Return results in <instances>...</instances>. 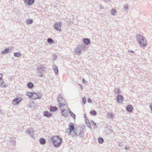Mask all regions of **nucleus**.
Instances as JSON below:
<instances>
[{
  "label": "nucleus",
  "mask_w": 152,
  "mask_h": 152,
  "mask_svg": "<svg viewBox=\"0 0 152 152\" xmlns=\"http://www.w3.org/2000/svg\"><path fill=\"white\" fill-rule=\"evenodd\" d=\"M76 130L75 125L71 123L69 126L68 128L66 130V132L68 135L74 136L76 135Z\"/></svg>",
  "instance_id": "obj_1"
},
{
  "label": "nucleus",
  "mask_w": 152,
  "mask_h": 152,
  "mask_svg": "<svg viewBox=\"0 0 152 152\" xmlns=\"http://www.w3.org/2000/svg\"><path fill=\"white\" fill-rule=\"evenodd\" d=\"M51 140L54 146L56 147H58L62 143V139L59 137L57 136L52 137Z\"/></svg>",
  "instance_id": "obj_2"
},
{
  "label": "nucleus",
  "mask_w": 152,
  "mask_h": 152,
  "mask_svg": "<svg viewBox=\"0 0 152 152\" xmlns=\"http://www.w3.org/2000/svg\"><path fill=\"white\" fill-rule=\"evenodd\" d=\"M27 95L30 98L32 99H40L42 96L38 93H31L28 92Z\"/></svg>",
  "instance_id": "obj_3"
},
{
  "label": "nucleus",
  "mask_w": 152,
  "mask_h": 152,
  "mask_svg": "<svg viewBox=\"0 0 152 152\" xmlns=\"http://www.w3.org/2000/svg\"><path fill=\"white\" fill-rule=\"evenodd\" d=\"M2 74H0V86L1 87H5L6 86V83L2 79Z\"/></svg>",
  "instance_id": "obj_4"
},
{
  "label": "nucleus",
  "mask_w": 152,
  "mask_h": 152,
  "mask_svg": "<svg viewBox=\"0 0 152 152\" xmlns=\"http://www.w3.org/2000/svg\"><path fill=\"white\" fill-rule=\"evenodd\" d=\"M61 23H56L54 26V28L58 31H61Z\"/></svg>",
  "instance_id": "obj_5"
},
{
  "label": "nucleus",
  "mask_w": 152,
  "mask_h": 152,
  "mask_svg": "<svg viewBox=\"0 0 152 152\" xmlns=\"http://www.w3.org/2000/svg\"><path fill=\"white\" fill-rule=\"evenodd\" d=\"M34 2V0H25L24 1L25 4H28L29 6H30L33 4Z\"/></svg>",
  "instance_id": "obj_6"
},
{
  "label": "nucleus",
  "mask_w": 152,
  "mask_h": 152,
  "mask_svg": "<svg viewBox=\"0 0 152 152\" xmlns=\"http://www.w3.org/2000/svg\"><path fill=\"white\" fill-rule=\"evenodd\" d=\"M21 101V98H16L13 101V102L14 104H16L19 103Z\"/></svg>",
  "instance_id": "obj_7"
},
{
  "label": "nucleus",
  "mask_w": 152,
  "mask_h": 152,
  "mask_svg": "<svg viewBox=\"0 0 152 152\" xmlns=\"http://www.w3.org/2000/svg\"><path fill=\"white\" fill-rule=\"evenodd\" d=\"M43 115L47 117H50L52 116V114L49 112L46 111L44 112Z\"/></svg>",
  "instance_id": "obj_8"
},
{
  "label": "nucleus",
  "mask_w": 152,
  "mask_h": 152,
  "mask_svg": "<svg viewBox=\"0 0 152 152\" xmlns=\"http://www.w3.org/2000/svg\"><path fill=\"white\" fill-rule=\"evenodd\" d=\"M117 101L121 103L123 101V97L121 95H118L117 98Z\"/></svg>",
  "instance_id": "obj_9"
},
{
  "label": "nucleus",
  "mask_w": 152,
  "mask_h": 152,
  "mask_svg": "<svg viewBox=\"0 0 152 152\" xmlns=\"http://www.w3.org/2000/svg\"><path fill=\"white\" fill-rule=\"evenodd\" d=\"M58 110V108L56 107H53L51 106L50 107V112H54Z\"/></svg>",
  "instance_id": "obj_10"
},
{
  "label": "nucleus",
  "mask_w": 152,
  "mask_h": 152,
  "mask_svg": "<svg viewBox=\"0 0 152 152\" xmlns=\"http://www.w3.org/2000/svg\"><path fill=\"white\" fill-rule=\"evenodd\" d=\"M147 45V42L146 39L143 37V48L146 47Z\"/></svg>",
  "instance_id": "obj_11"
},
{
  "label": "nucleus",
  "mask_w": 152,
  "mask_h": 152,
  "mask_svg": "<svg viewBox=\"0 0 152 152\" xmlns=\"http://www.w3.org/2000/svg\"><path fill=\"white\" fill-rule=\"evenodd\" d=\"M126 109L128 111L131 112L133 110V107L131 105H129L126 107Z\"/></svg>",
  "instance_id": "obj_12"
},
{
  "label": "nucleus",
  "mask_w": 152,
  "mask_h": 152,
  "mask_svg": "<svg viewBox=\"0 0 152 152\" xmlns=\"http://www.w3.org/2000/svg\"><path fill=\"white\" fill-rule=\"evenodd\" d=\"M83 42L86 44L87 45L90 42V40L88 39H83Z\"/></svg>",
  "instance_id": "obj_13"
},
{
  "label": "nucleus",
  "mask_w": 152,
  "mask_h": 152,
  "mask_svg": "<svg viewBox=\"0 0 152 152\" xmlns=\"http://www.w3.org/2000/svg\"><path fill=\"white\" fill-rule=\"evenodd\" d=\"M61 111V113L63 115L66 116L67 115V112L66 110H62Z\"/></svg>",
  "instance_id": "obj_14"
},
{
  "label": "nucleus",
  "mask_w": 152,
  "mask_h": 152,
  "mask_svg": "<svg viewBox=\"0 0 152 152\" xmlns=\"http://www.w3.org/2000/svg\"><path fill=\"white\" fill-rule=\"evenodd\" d=\"M33 86H34V85H33V84L31 82L29 83L28 84V86L29 88H32L33 87Z\"/></svg>",
  "instance_id": "obj_15"
},
{
  "label": "nucleus",
  "mask_w": 152,
  "mask_h": 152,
  "mask_svg": "<svg viewBox=\"0 0 152 152\" xmlns=\"http://www.w3.org/2000/svg\"><path fill=\"white\" fill-rule=\"evenodd\" d=\"M40 142L41 144H44L46 142L45 140L43 138H41L40 140Z\"/></svg>",
  "instance_id": "obj_16"
},
{
  "label": "nucleus",
  "mask_w": 152,
  "mask_h": 152,
  "mask_svg": "<svg viewBox=\"0 0 152 152\" xmlns=\"http://www.w3.org/2000/svg\"><path fill=\"white\" fill-rule=\"evenodd\" d=\"M26 22L28 24H31L33 23V20L31 19H28L26 20Z\"/></svg>",
  "instance_id": "obj_17"
},
{
  "label": "nucleus",
  "mask_w": 152,
  "mask_h": 152,
  "mask_svg": "<svg viewBox=\"0 0 152 152\" xmlns=\"http://www.w3.org/2000/svg\"><path fill=\"white\" fill-rule=\"evenodd\" d=\"M14 56L17 57H20L21 56V54L20 53H14Z\"/></svg>",
  "instance_id": "obj_18"
},
{
  "label": "nucleus",
  "mask_w": 152,
  "mask_h": 152,
  "mask_svg": "<svg viewBox=\"0 0 152 152\" xmlns=\"http://www.w3.org/2000/svg\"><path fill=\"white\" fill-rule=\"evenodd\" d=\"M90 113L91 114L93 115H95L96 114V112L95 110L91 111Z\"/></svg>",
  "instance_id": "obj_19"
},
{
  "label": "nucleus",
  "mask_w": 152,
  "mask_h": 152,
  "mask_svg": "<svg viewBox=\"0 0 152 152\" xmlns=\"http://www.w3.org/2000/svg\"><path fill=\"white\" fill-rule=\"evenodd\" d=\"M103 139L102 138H99L98 139L99 142L100 143H102L103 142Z\"/></svg>",
  "instance_id": "obj_20"
},
{
  "label": "nucleus",
  "mask_w": 152,
  "mask_h": 152,
  "mask_svg": "<svg viewBox=\"0 0 152 152\" xmlns=\"http://www.w3.org/2000/svg\"><path fill=\"white\" fill-rule=\"evenodd\" d=\"M9 50V49H5V50L1 52V53L2 54H4V53H8Z\"/></svg>",
  "instance_id": "obj_21"
},
{
  "label": "nucleus",
  "mask_w": 152,
  "mask_h": 152,
  "mask_svg": "<svg viewBox=\"0 0 152 152\" xmlns=\"http://www.w3.org/2000/svg\"><path fill=\"white\" fill-rule=\"evenodd\" d=\"M108 117L112 118L114 116V115L113 113H109L108 114Z\"/></svg>",
  "instance_id": "obj_22"
},
{
  "label": "nucleus",
  "mask_w": 152,
  "mask_h": 152,
  "mask_svg": "<svg viewBox=\"0 0 152 152\" xmlns=\"http://www.w3.org/2000/svg\"><path fill=\"white\" fill-rule=\"evenodd\" d=\"M111 12L112 14L113 15H115L116 13V11L115 9H113L111 10Z\"/></svg>",
  "instance_id": "obj_23"
},
{
  "label": "nucleus",
  "mask_w": 152,
  "mask_h": 152,
  "mask_svg": "<svg viewBox=\"0 0 152 152\" xmlns=\"http://www.w3.org/2000/svg\"><path fill=\"white\" fill-rule=\"evenodd\" d=\"M48 42L52 43L53 42V40L51 38H48Z\"/></svg>",
  "instance_id": "obj_24"
},
{
  "label": "nucleus",
  "mask_w": 152,
  "mask_h": 152,
  "mask_svg": "<svg viewBox=\"0 0 152 152\" xmlns=\"http://www.w3.org/2000/svg\"><path fill=\"white\" fill-rule=\"evenodd\" d=\"M70 114V115L72 116L74 118H75V115L73 113H71Z\"/></svg>",
  "instance_id": "obj_25"
},
{
  "label": "nucleus",
  "mask_w": 152,
  "mask_h": 152,
  "mask_svg": "<svg viewBox=\"0 0 152 152\" xmlns=\"http://www.w3.org/2000/svg\"><path fill=\"white\" fill-rule=\"evenodd\" d=\"M83 101L84 104H85L86 102V99L85 97H83Z\"/></svg>",
  "instance_id": "obj_26"
},
{
  "label": "nucleus",
  "mask_w": 152,
  "mask_h": 152,
  "mask_svg": "<svg viewBox=\"0 0 152 152\" xmlns=\"http://www.w3.org/2000/svg\"><path fill=\"white\" fill-rule=\"evenodd\" d=\"M144 55H145L144 56H148L149 55L148 52L147 53H144Z\"/></svg>",
  "instance_id": "obj_27"
},
{
  "label": "nucleus",
  "mask_w": 152,
  "mask_h": 152,
  "mask_svg": "<svg viewBox=\"0 0 152 152\" xmlns=\"http://www.w3.org/2000/svg\"><path fill=\"white\" fill-rule=\"evenodd\" d=\"M88 101L89 103H91L92 102V100L90 98H88Z\"/></svg>",
  "instance_id": "obj_28"
},
{
  "label": "nucleus",
  "mask_w": 152,
  "mask_h": 152,
  "mask_svg": "<svg viewBox=\"0 0 152 152\" xmlns=\"http://www.w3.org/2000/svg\"><path fill=\"white\" fill-rule=\"evenodd\" d=\"M91 123L92 125H94L95 126H96V124L93 121H91Z\"/></svg>",
  "instance_id": "obj_29"
},
{
  "label": "nucleus",
  "mask_w": 152,
  "mask_h": 152,
  "mask_svg": "<svg viewBox=\"0 0 152 152\" xmlns=\"http://www.w3.org/2000/svg\"><path fill=\"white\" fill-rule=\"evenodd\" d=\"M150 107L151 109V112L152 113V104H150Z\"/></svg>",
  "instance_id": "obj_30"
},
{
  "label": "nucleus",
  "mask_w": 152,
  "mask_h": 152,
  "mask_svg": "<svg viewBox=\"0 0 152 152\" xmlns=\"http://www.w3.org/2000/svg\"><path fill=\"white\" fill-rule=\"evenodd\" d=\"M82 81L84 83H85L86 82V80L83 78L82 79Z\"/></svg>",
  "instance_id": "obj_31"
},
{
  "label": "nucleus",
  "mask_w": 152,
  "mask_h": 152,
  "mask_svg": "<svg viewBox=\"0 0 152 152\" xmlns=\"http://www.w3.org/2000/svg\"><path fill=\"white\" fill-rule=\"evenodd\" d=\"M56 69H54V71L55 72L57 73L58 72V70L57 68H56Z\"/></svg>",
  "instance_id": "obj_32"
},
{
  "label": "nucleus",
  "mask_w": 152,
  "mask_h": 152,
  "mask_svg": "<svg viewBox=\"0 0 152 152\" xmlns=\"http://www.w3.org/2000/svg\"><path fill=\"white\" fill-rule=\"evenodd\" d=\"M86 124L87 125H90V124L89 123V121L88 120V121H86Z\"/></svg>",
  "instance_id": "obj_33"
},
{
  "label": "nucleus",
  "mask_w": 152,
  "mask_h": 152,
  "mask_svg": "<svg viewBox=\"0 0 152 152\" xmlns=\"http://www.w3.org/2000/svg\"><path fill=\"white\" fill-rule=\"evenodd\" d=\"M68 111L69 113H72V112H71L69 108L68 109Z\"/></svg>",
  "instance_id": "obj_34"
},
{
  "label": "nucleus",
  "mask_w": 152,
  "mask_h": 152,
  "mask_svg": "<svg viewBox=\"0 0 152 152\" xmlns=\"http://www.w3.org/2000/svg\"><path fill=\"white\" fill-rule=\"evenodd\" d=\"M62 105V104H61L60 105V106L61 107V105Z\"/></svg>",
  "instance_id": "obj_35"
},
{
  "label": "nucleus",
  "mask_w": 152,
  "mask_h": 152,
  "mask_svg": "<svg viewBox=\"0 0 152 152\" xmlns=\"http://www.w3.org/2000/svg\"><path fill=\"white\" fill-rule=\"evenodd\" d=\"M42 76V75H41L40 76V77Z\"/></svg>",
  "instance_id": "obj_36"
}]
</instances>
